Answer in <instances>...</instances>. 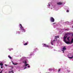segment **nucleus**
<instances>
[{"mask_svg": "<svg viewBox=\"0 0 73 73\" xmlns=\"http://www.w3.org/2000/svg\"><path fill=\"white\" fill-rule=\"evenodd\" d=\"M20 28L21 31H22L23 32H25V29H23V26H22V25L21 24H20Z\"/></svg>", "mask_w": 73, "mask_h": 73, "instance_id": "nucleus-1", "label": "nucleus"}, {"mask_svg": "<svg viewBox=\"0 0 73 73\" xmlns=\"http://www.w3.org/2000/svg\"><path fill=\"white\" fill-rule=\"evenodd\" d=\"M50 21H51V22H54V19L53 17H51L50 18Z\"/></svg>", "mask_w": 73, "mask_h": 73, "instance_id": "nucleus-2", "label": "nucleus"}, {"mask_svg": "<svg viewBox=\"0 0 73 73\" xmlns=\"http://www.w3.org/2000/svg\"><path fill=\"white\" fill-rule=\"evenodd\" d=\"M56 40H51V44H52V45H53V44L54 43V41H56Z\"/></svg>", "mask_w": 73, "mask_h": 73, "instance_id": "nucleus-3", "label": "nucleus"}, {"mask_svg": "<svg viewBox=\"0 0 73 73\" xmlns=\"http://www.w3.org/2000/svg\"><path fill=\"white\" fill-rule=\"evenodd\" d=\"M64 42L67 44H70V41H66H66H64Z\"/></svg>", "mask_w": 73, "mask_h": 73, "instance_id": "nucleus-4", "label": "nucleus"}, {"mask_svg": "<svg viewBox=\"0 0 73 73\" xmlns=\"http://www.w3.org/2000/svg\"><path fill=\"white\" fill-rule=\"evenodd\" d=\"M67 38V36H66V35H65L64 36V41H66V38Z\"/></svg>", "mask_w": 73, "mask_h": 73, "instance_id": "nucleus-5", "label": "nucleus"}, {"mask_svg": "<svg viewBox=\"0 0 73 73\" xmlns=\"http://www.w3.org/2000/svg\"><path fill=\"white\" fill-rule=\"evenodd\" d=\"M44 47H47L48 48H49V46H48V45H46L45 44H44Z\"/></svg>", "mask_w": 73, "mask_h": 73, "instance_id": "nucleus-6", "label": "nucleus"}, {"mask_svg": "<svg viewBox=\"0 0 73 73\" xmlns=\"http://www.w3.org/2000/svg\"><path fill=\"white\" fill-rule=\"evenodd\" d=\"M55 37V39L57 41V40L56 39L57 38H59V36H56Z\"/></svg>", "mask_w": 73, "mask_h": 73, "instance_id": "nucleus-7", "label": "nucleus"}, {"mask_svg": "<svg viewBox=\"0 0 73 73\" xmlns=\"http://www.w3.org/2000/svg\"><path fill=\"white\" fill-rule=\"evenodd\" d=\"M70 38V36H68V37H67V40L68 41H70V39H69Z\"/></svg>", "mask_w": 73, "mask_h": 73, "instance_id": "nucleus-8", "label": "nucleus"}, {"mask_svg": "<svg viewBox=\"0 0 73 73\" xmlns=\"http://www.w3.org/2000/svg\"><path fill=\"white\" fill-rule=\"evenodd\" d=\"M66 47L65 46L63 47L62 48L63 50H66Z\"/></svg>", "mask_w": 73, "mask_h": 73, "instance_id": "nucleus-9", "label": "nucleus"}, {"mask_svg": "<svg viewBox=\"0 0 73 73\" xmlns=\"http://www.w3.org/2000/svg\"><path fill=\"white\" fill-rule=\"evenodd\" d=\"M62 3L61 2H59L57 3V4L58 5H61V4H62Z\"/></svg>", "mask_w": 73, "mask_h": 73, "instance_id": "nucleus-10", "label": "nucleus"}, {"mask_svg": "<svg viewBox=\"0 0 73 73\" xmlns=\"http://www.w3.org/2000/svg\"><path fill=\"white\" fill-rule=\"evenodd\" d=\"M68 58H70V59H72V58H73V56H72V57H70L69 56L68 57Z\"/></svg>", "mask_w": 73, "mask_h": 73, "instance_id": "nucleus-11", "label": "nucleus"}, {"mask_svg": "<svg viewBox=\"0 0 73 73\" xmlns=\"http://www.w3.org/2000/svg\"><path fill=\"white\" fill-rule=\"evenodd\" d=\"M70 33H66V35H70Z\"/></svg>", "mask_w": 73, "mask_h": 73, "instance_id": "nucleus-12", "label": "nucleus"}, {"mask_svg": "<svg viewBox=\"0 0 73 73\" xmlns=\"http://www.w3.org/2000/svg\"><path fill=\"white\" fill-rule=\"evenodd\" d=\"M1 65V66H3V64L2 63V62H1V63H0V66Z\"/></svg>", "mask_w": 73, "mask_h": 73, "instance_id": "nucleus-13", "label": "nucleus"}, {"mask_svg": "<svg viewBox=\"0 0 73 73\" xmlns=\"http://www.w3.org/2000/svg\"><path fill=\"white\" fill-rule=\"evenodd\" d=\"M12 62L13 63V65H17V64L16 63V64H15L13 63V61H12Z\"/></svg>", "mask_w": 73, "mask_h": 73, "instance_id": "nucleus-14", "label": "nucleus"}, {"mask_svg": "<svg viewBox=\"0 0 73 73\" xmlns=\"http://www.w3.org/2000/svg\"><path fill=\"white\" fill-rule=\"evenodd\" d=\"M71 43H73V38H72L71 40Z\"/></svg>", "mask_w": 73, "mask_h": 73, "instance_id": "nucleus-15", "label": "nucleus"}, {"mask_svg": "<svg viewBox=\"0 0 73 73\" xmlns=\"http://www.w3.org/2000/svg\"><path fill=\"white\" fill-rule=\"evenodd\" d=\"M8 57L9 58H10V59H12V57H11V56H9V55L8 56Z\"/></svg>", "mask_w": 73, "mask_h": 73, "instance_id": "nucleus-16", "label": "nucleus"}, {"mask_svg": "<svg viewBox=\"0 0 73 73\" xmlns=\"http://www.w3.org/2000/svg\"><path fill=\"white\" fill-rule=\"evenodd\" d=\"M29 65V64H25V66H26L27 65Z\"/></svg>", "mask_w": 73, "mask_h": 73, "instance_id": "nucleus-17", "label": "nucleus"}, {"mask_svg": "<svg viewBox=\"0 0 73 73\" xmlns=\"http://www.w3.org/2000/svg\"><path fill=\"white\" fill-rule=\"evenodd\" d=\"M28 45V43H26L24 44V45Z\"/></svg>", "mask_w": 73, "mask_h": 73, "instance_id": "nucleus-18", "label": "nucleus"}, {"mask_svg": "<svg viewBox=\"0 0 73 73\" xmlns=\"http://www.w3.org/2000/svg\"><path fill=\"white\" fill-rule=\"evenodd\" d=\"M27 62L26 61H25V64H27Z\"/></svg>", "mask_w": 73, "mask_h": 73, "instance_id": "nucleus-19", "label": "nucleus"}, {"mask_svg": "<svg viewBox=\"0 0 73 73\" xmlns=\"http://www.w3.org/2000/svg\"><path fill=\"white\" fill-rule=\"evenodd\" d=\"M60 69H59V70H58V72H60Z\"/></svg>", "mask_w": 73, "mask_h": 73, "instance_id": "nucleus-20", "label": "nucleus"}, {"mask_svg": "<svg viewBox=\"0 0 73 73\" xmlns=\"http://www.w3.org/2000/svg\"><path fill=\"white\" fill-rule=\"evenodd\" d=\"M26 68H27V67L26 66L24 68V69H26Z\"/></svg>", "mask_w": 73, "mask_h": 73, "instance_id": "nucleus-21", "label": "nucleus"}, {"mask_svg": "<svg viewBox=\"0 0 73 73\" xmlns=\"http://www.w3.org/2000/svg\"><path fill=\"white\" fill-rule=\"evenodd\" d=\"M66 12H69V10H67L66 11Z\"/></svg>", "mask_w": 73, "mask_h": 73, "instance_id": "nucleus-22", "label": "nucleus"}, {"mask_svg": "<svg viewBox=\"0 0 73 73\" xmlns=\"http://www.w3.org/2000/svg\"><path fill=\"white\" fill-rule=\"evenodd\" d=\"M56 24V23H52V24L53 25H54V24Z\"/></svg>", "mask_w": 73, "mask_h": 73, "instance_id": "nucleus-23", "label": "nucleus"}, {"mask_svg": "<svg viewBox=\"0 0 73 73\" xmlns=\"http://www.w3.org/2000/svg\"><path fill=\"white\" fill-rule=\"evenodd\" d=\"M1 69H2V68H3V67L2 66H1Z\"/></svg>", "mask_w": 73, "mask_h": 73, "instance_id": "nucleus-24", "label": "nucleus"}, {"mask_svg": "<svg viewBox=\"0 0 73 73\" xmlns=\"http://www.w3.org/2000/svg\"><path fill=\"white\" fill-rule=\"evenodd\" d=\"M64 50H62V51H63V53H64Z\"/></svg>", "mask_w": 73, "mask_h": 73, "instance_id": "nucleus-25", "label": "nucleus"}, {"mask_svg": "<svg viewBox=\"0 0 73 73\" xmlns=\"http://www.w3.org/2000/svg\"><path fill=\"white\" fill-rule=\"evenodd\" d=\"M48 5L49 6H50V4H48Z\"/></svg>", "mask_w": 73, "mask_h": 73, "instance_id": "nucleus-26", "label": "nucleus"}, {"mask_svg": "<svg viewBox=\"0 0 73 73\" xmlns=\"http://www.w3.org/2000/svg\"><path fill=\"white\" fill-rule=\"evenodd\" d=\"M27 67H28V68H29V67H30V66H27Z\"/></svg>", "mask_w": 73, "mask_h": 73, "instance_id": "nucleus-27", "label": "nucleus"}, {"mask_svg": "<svg viewBox=\"0 0 73 73\" xmlns=\"http://www.w3.org/2000/svg\"><path fill=\"white\" fill-rule=\"evenodd\" d=\"M2 73V71H1L0 72V73Z\"/></svg>", "mask_w": 73, "mask_h": 73, "instance_id": "nucleus-28", "label": "nucleus"}, {"mask_svg": "<svg viewBox=\"0 0 73 73\" xmlns=\"http://www.w3.org/2000/svg\"><path fill=\"white\" fill-rule=\"evenodd\" d=\"M5 65L6 66H8V65H6V64H5Z\"/></svg>", "mask_w": 73, "mask_h": 73, "instance_id": "nucleus-29", "label": "nucleus"}, {"mask_svg": "<svg viewBox=\"0 0 73 73\" xmlns=\"http://www.w3.org/2000/svg\"><path fill=\"white\" fill-rule=\"evenodd\" d=\"M23 63H24V62H23Z\"/></svg>", "mask_w": 73, "mask_h": 73, "instance_id": "nucleus-30", "label": "nucleus"}, {"mask_svg": "<svg viewBox=\"0 0 73 73\" xmlns=\"http://www.w3.org/2000/svg\"><path fill=\"white\" fill-rule=\"evenodd\" d=\"M49 70H50V69H49Z\"/></svg>", "mask_w": 73, "mask_h": 73, "instance_id": "nucleus-31", "label": "nucleus"}]
</instances>
